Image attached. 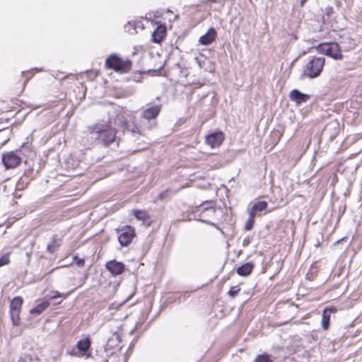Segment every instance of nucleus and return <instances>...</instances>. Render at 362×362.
<instances>
[{"label": "nucleus", "instance_id": "34", "mask_svg": "<svg viewBox=\"0 0 362 362\" xmlns=\"http://www.w3.org/2000/svg\"><path fill=\"white\" fill-rule=\"evenodd\" d=\"M128 131H130L134 134H137V133L140 134V130H139V127L136 126H134L131 129H129Z\"/></svg>", "mask_w": 362, "mask_h": 362}, {"label": "nucleus", "instance_id": "21", "mask_svg": "<svg viewBox=\"0 0 362 362\" xmlns=\"http://www.w3.org/2000/svg\"><path fill=\"white\" fill-rule=\"evenodd\" d=\"M115 124L124 132L129 130L127 121L123 115H117L115 119Z\"/></svg>", "mask_w": 362, "mask_h": 362}, {"label": "nucleus", "instance_id": "29", "mask_svg": "<svg viewBox=\"0 0 362 362\" xmlns=\"http://www.w3.org/2000/svg\"><path fill=\"white\" fill-rule=\"evenodd\" d=\"M240 291V288L239 287V286H231L229 291H228V294L231 298H234L239 293Z\"/></svg>", "mask_w": 362, "mask_h": 362}, {"label": "nucleus", "instance_id": "33", "mask_svg": "<svg viewBox=\"0 0 362 362\" xmlns=\"http://www.w3.org/2000/svg\"><path fill=\"white\" fill-rule=\"evenodd\" d=\"M69 293H62L59 291H54V295L52 296H51L50 299H54V298H66L67 296H68Z\"/></svg>", "mask_w": 362, "mask_h": 362}, {"label": "nucleus", "instance_id": "23", "mask_svg": "<svg viewBox=\"0 0 362 362\" xmlns=\"http://www.w3.org/2000/svg\"><path fill=\"white\" fill-rule=\"evenodd\" d=\"M30 181H29V178H25V177H21L16 184V190H24L26 189L30 184Z\"/></svg>", "mask_w": 362, "mask_h": 362}, {"label": "nucleus", "instance_id": "18", "mask_svg": "<svg viewBox=\"0 0 362 362\" xmlns=\"http://www.w3.org/2000/svg\"><path fill=\"white\" fill-rule=\"evenodd\" d=\"M336 311L334 308H326L322 315V327L324 330H327L329 327V321L331 317V313H334Z\"/></svg>", "mask_w": 362, "mask_h": 362}, {"label": "nucleus", "instance_id": "7", "mask_svg": "<svg viewBox=\"0 0 362 362\" xmlns=\"http://www.w3.org/2000/svg\"><path fill=\"white\" fill-rule=\"evenodd\" d=\"M117 233H119L118 241L122 247L129 246L136 235L135 228L129 225L118 229Z\"/></svg>", "mask_w": 362, "mask_h": 362}, {"label": "nucleus", "instance_id": "9", "mask_svg": "<svg viewBox=\"0 0 362 362\" xmlns=\"http://www.w3.org/2000/svg\"><path fill=\"white\" fill-rule=\"evenodd\" d=\"M225 139L224 133L221 131H217L210 133L205 136V143L211 148L219 147Z\"/></svg>", "mask_w": 362, "mask_h": 362}, {"label": "nucleus", "instance_id": "6", "mask_svg": "<svg viewBox=\"0 0 362 362\" xmlns=\"http://www.w3.org/2000/svg\"><path fill=\"white\" fill-rule=\"evenodd\" d=\"M23 299L21 296L14 297L9 305L10 317L13 325L18 326L21 322L20 314L21 313Z\"/></svg>", "mask_w": 362, "mask_h": 362}, {"label": "nucleus", "instance_id": "31", "mask_svg": "<svg viewBox=\"0 0 362 362\" xmlns=\"http://www.w3.org/2000/svg\"><path fill=\"white\" fill-rule=\"evenodd\" d=\"M75 264L79 267H83L85 265L84 259L79 258L78 256H74L73 258Z\"/></svg>", "mask_w": 362, "mask_h": 362}, {"label": "nucleus", "instance_id": "35", "mask_svg": "<svg viewBox=\"0 0 362 362\" xmlns=\"http://www.w3.org/2000/svg\"><path fill=\"white\" fill-rule=\"evenodd\" d=\"M206 204H209V208L213 210V211H215V208L214 206V202H211V201H209V202H206Z\"/></svg>", "mask_w": 362, "mask_h": 362}, {"label": "nucleus", "instance_id": "15", "mask_svg": "<svg viewBox=\"0 0 362 362\" xmlns=\"http://www.w3.org/2000/svg\"><path fill=\"white\" fill-rule=\"evenodd\" d=\"M217 37V33L214 28H210L206 33L199 37V42L201 45H208L212 43Z\"/></svg>", "mask_w": 362, "mask_h": 362}, {"label": "nucleus", "instance_id": "38", "mask_svg": "<svg viewBox=\"0 0 362 362\" xmlns=\"http://www.w3.org/2000/svg\"><path fill=\"white\" fill-rule=\"evenodd\" d=\"M61 303H62V301H59V302L57 303L56 304H57V305H59V304H60Z\"/></svg>", "mask_w": 362, "mask_h": 362}, {"label": "nucleus", "instance_id": "2", "mask_svg": "<svg viewBox=\"0 0 362 362\" xmlns=\"http://www.w3.org/2000/svg\"><path fill=\"white\" fill-rule=\"evenodd\" d=\"M105 67L108 70H112L118 74L129 73L132 68V62L129 59H124L118 54H110L105 61Z\"/></svg>", "mask_w": 362, "mask_h": 362}, {"label": "nucleus", "instance_id": "36", "mask_svg": "<svg viewBox=\"0 0 362 362\" xmlns=\"http://www.w3.org/2000/svg\"><path fill=\"white\" fill-rule=\"evenodd\" d=\"M334 13V9L332 7H327V15L332 14Z\"/></svg>", "mask_w": 362, "mask_h": 362}, {"label": "nucleus", "instance_id": "4", "mask_svg": "<svg viewBox=\"0 0 362 362\" xmlns=\"http://www.w3.org/2000/svg\"><path fill=\"white\" fill-rule=\"evenodd\" d=\"M325 64V57H312L308 60L305 69L304 71L305 74L310 78H314L320 75Z\"/></svg>", "mask_w": 362, "mask_h": 362}, {"label": "nucleus", "instance_id": "28", "mask_svg": "<svg viewBox=\"0 0 362 362\" xmlns=\"http://www.w3.org/2000/svg\"><path fill=\"white\" fill-rule=\"evenodd\" d=\"M255 216H252L249 213V218L245 225V229L246 230H250L253 228L255 223Z\"/></svg>", "mask_w": 362, "mask_h": 362}, {"label": "nucleus", "instance_id": "11", "mask_svg": "<svg viewBox=\"0 0 362 362\" xmlns=\"http://www.w3.org/2000/svg\"><path fill=\"white\" fill-rule=\"evenodd\" d=\"M106 269L113 275L118 276L122 274L125 269V265L116 260H110L105 264Z\"/></svg>", "mask_w": 362, "mask_h": 362}, {"label": "nucleus", "instance_id": "3", "mask_svg": "<svg viewBox=\"0 0 362 362\" xmlns=\"http://www.w3.org/2000/svg\"><path fill=\"white\" fill-rule=\"evenodd\" d=\"M30 151V148L23 143L18 149L5 152L1 156V161L6 169H14L18 168L22 163L21 155L23 150Z\"/></svg>", "mask_w": 362, "mask_h": 362}, {"label": "nucleus", "instance_id": "22", "mask_svg": "<svg viewBox=\"0 0 362 362\" xmlns=\"http://www.w3.org/2000/svg\"><path fill=\"white\" fill-rule=\"evenodd\" d=\"M49 305V302L45 300L36 305L35 308L30 310L31 314L40 315L42 313Z\"/></svg>", "mask_w": 362, "mask_h": 362}, {"label": "nucleus", "instance_id": "19", "mask_svg": "<svg viewBox=\"0 0 362 362\" xmlns=\"http://www.w3.org/2000/svg\"><path fill=\"white\" fill-rule=\"evenodd\" d=\"M62 240L58 238L57 235H54L52 237L51 243L47 245V250L49 253H54L60 247Z\"/></svg>", "mask_w": 362, "mask_h": 362}, {"label": "nucleus", "instance_id": "27", "mask_svg": "<svg viewBox=\"0 0 362 362\" xmlns=\"http://www.w3.org/2000/svg\"><path fill=\"white\" fill-rule=\"evenodd\" d=\"M284 131L274 130L272 132V136L274 138V145H276L281 140Z\"/></svg>", "mask_w": 362, "mask_h": 362}, {"label": "nucleus", "instance_id": "37", "mask_svg": "<svg viewBox=\"0 0 362 362\" xmlns=\"http://www.w3.org/2000/svg\"><path fill=\"white\" fill-rule=\"evenodd\" d=\"M308 0H300V6L303 7L305 4L307 2Z\"/></svg>", "mask_w": 362, "mask_h": 362}, {"label": "nucleus", "instance_id": "20", "mask_svg": "<svg viewBox=\"0 0 362 362\" xmlns=\"http://www.w3.org/2000/svg\"><path fill=\"white\" fill-rule=\"evenodd\" d=\"M268 204L267 202L265 201H259L256 202L253 204V206L251 207L249 213L251 214L252 216H256L257 212H261L264 210H265L267 207Z\"/></svg>", "mask_w": 362, "mask_h": 362}, {"label": "nucleus", "instance_id": "24", "mask_svg": "<svg viewBox=\"0 0 362 362\" xmlns=\"http://www.w3.org/2000/svg\"><path fill=\"white\" fill-rule=\"evenodd\" d=\"M254 362H273V359L268 354L263 353L262 354L257 355L255 357Z\"/></svg>", "mask_w": 362, "mask_h": 362}, {"label": "nucleus", "instance_id": "13", "mask_svg": "<svg viewBox=\"0 0 362 362\" xmlns=\"http://www.w3.org/2000/svg\"><path fill=\"white\" fill-rule=\"evenodd\" d=\"M288 96L290 100L295 102L297 105L307 102L310 98V95L303 93L297 89H293L290 91Z\"/></svg>", "mask_w": 362, "mask_h": 362}, {"label": "nucleus", "instance_id": "16", "mask_svg": "<svg viewBox=\"0 0 362 362\" xmlns=\"http://www.w3.org/2000/svg\"><path fill=\"white\" fill-rule=\"evenodd\" d=\"M161 110V105H156L146 109L143 113L142 117L147 119L151 120L158 117Z\"/></svg>", "mask_w": 362, "mask_h": 362}, {"label": "nucleus", "instance_id": "8", "mask_svg": "<svg viewBox=\"0 0 362 362\" xmlns=\"http://www.w3.org/2000/svg\"><path fill=\"white\" fill-rule=\"evenodd\" d=\"M41 355V348L37 346H32L27 352L18 358V362H39Z\"/></svg>", "mask_w": 362, "mask_h": 362}, {"label": "nucleus", "instance_id": "32", "mask_svg": "<svg viewBox=\"0 0 362 362\" xmlns=\"http://www.w3.org/2000/svg\"><path fill=\"white\" fill-rule=\"evenodd\" d=\"M126 301H127V300L122 302L121 303H118V304L115 303H112L109 305L108 309H109V310H118L122 305H123L125 303Z\"/></svg>", "mask_w": 362, "mask_h": 362}, {"label": "nucleus", "instance_id": "5", "mask_svg": "<svg viewBox=\"0 0 362 362\" xmlns=\"http://www.w3.org/2000/svg\"><path fill=\"white\" fill-rule=\"evenodd\" d=\"M317 52L329 56L334 59H342L343 54L340 47L337 42H324L315 47Z\"/></svg>", "mask_w": 362, "mask_h": 362}, {"label": "nucleus", "instance_id": "12", "mask_svg": "<svg viewBox=\"0 0 362 362\" xmlns=\"http://www.w3.org/2000/svg\"><path fill=\"white\" fill-rule=\"evenodd\" d=\"M131 214L138 220L143 222L144 224L147 226H150L152 223V221L151 219V216L148 212L146 210L142 209H133L131 211Z\"/></svg>", "mask_w": 362, "mask_h": 362}, {"label": "nucleus", "instance_id": "30", "mask_svg": "<svg viewBox=\"0 0 362 362\" xmlns=\"http://www.w3.org/2000/svg\"><path fill=\"white\" fill-rule=\"evenodd\" d=\"M22 177H25V178H29V181L31 182V180L34 177V169L33 168H28V169H26L24 171Z\"/></svg>", "mask_w": 362, "mask_h": 362}, {"label": "nucleus", "instance_id": "10", "mask_svg": "<svg viewBox=\"0 0 362 362\" xmlns=\"http://www.w3.org/2000/svg\"><path fill=\"white\" fill-rule=\"evenodd\" d=\"M91 339L89 336L78 340L76 343V348L78 354L74 351H69V354L74 356H84L90 350L91 347Z\"/></svg>", "mask_w": 362, "mask_h": 362}, {"label": "nucleus", "instance_id": "26", "mask_svg": "<svg viewBox=\"0 0 362 362\" xmlns=\"http://www.w3.org/2000/svg\"><path fill=\"white\" fill-rule=\"evenodd\" d=\"M171 196V190L170 189H168L162 192H160L157 199L160 201L163 200H169L170 199Z\"/></svg>", "mask_w": 362, "mask_h": 362}, {"label": "nucleus", "instance_id": "14", "mask_svg": "<svg viewBox=\"0 0 362 362\" xmlns=\"http://www.w3.org/2000/svg\"><path fill=\"white\" fill-rule=\"evenodd\" d=\"M166 33V26L163 24L158 25L152 33V41L156 43L161 42L165 37Z\"/></svg>", "mask_w": 362, "mask_h": 362}, {"label": "nucleus", "instance_id": "17", "mask_svg": "<svg viewBox=\"0 0 362 362\" xmlns=\"http://www.w3.org/2000/svg\"><path fill=\"white\" fill-rule=\"evenodd\" d=\"M255 268L253 262H246L236 269L237 274L240 276H248Z\"/></svg>", "mask_w": 362, "mask_h": 362}, {"label": "nucleus", "instance_id": "25", "mask_svg": "<svg viewBox=\"0 0 362 362\" xmlns=\"http://www.w3.org/2000/svg\"><path fill=\"white\" fill-rule=\"evenodd\" d=\"M11 252H7V253L4 254L2 256H1V257H0V267H3V266L8 265V264H10V262H11V260H10V255H11Z\"/></svg>", "mask_w": 362, "mask_h": 362}, {"label": "nucleus", "instance_id": "1", "mask_svg": "<svg viewBox=\"0 0 362 362\" xmlns=\"http://www.w3.org/2000/svg\"><path fill=\"white\" fill-rule=\"evenodd\" d=\"M88 132L95 135V139L105 146H109L115 141L117 133L110 121L95 123L88 127Z\"/></svg>", "mask_w": 362, "mask_h": 362}]
</instances>
